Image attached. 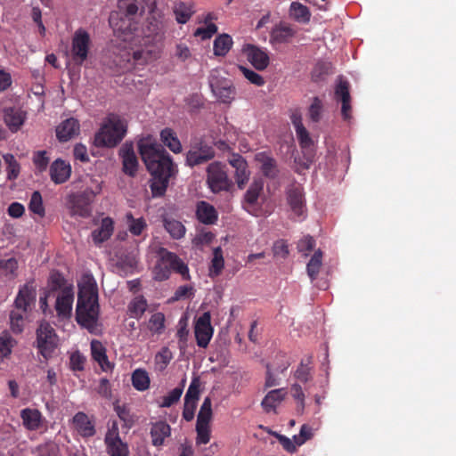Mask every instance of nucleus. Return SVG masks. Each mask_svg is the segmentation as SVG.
I'll return each instance as SVG.
<instances>
[{
  "instance_id": "f257e3e1",
  "label": "nucleus",
  "mask_w": 456,
  "mask_h": 456,
  "mask_svg": "<svg viewBox=\"0 0 456 456\" xmlns=\"http://www.w3.org/2000/svg\"><path fill=\"white\" fill-rule=\"evenodd\" d=\"M139 152L152 175L151 189L154 197L164 195L169 178L176 172V167L170 156L151 136L142 138L138 142Z\"/></svg>"
},
{
  "instance_id": "f03ea898",
  "label": "nucleus",
  "mask_w": 456,
  "mask_h": 456,
  "mask_svg": "<svg viewBox=\"0 0 456 456\" xmlns=\"http://www.w3.org/2000/svg\"><path fill=\"white\" fill-rule=\"evenodd\" d=\"M163 24L159 13L152 12L147 20V31L144 37H142L137 30L133 31V36H138V41L127 40L129 49L132 53L133 61L136 64H145L159 57V46L161 41Z\"/></svg>"
},
{
  "instance_id": "7ed1b4c3",
  "label": "nucleus",
  "mask_w": 456,
  "mask_h": 456,
  "mask_svg": "<svg viewBox=\"0 0 456 456\" xmlns=\"http://www.w3.org/2000/svg\"><path fill=\"white\" fill-rule=\"evenodd\" d=\"M78 296L76 307V320L91 333L97 330L99 305L98 289L92 274H84L77 283Z\"/></svg>"
},
{
  "instance_id": "20e7f679",
  "label": "nucleus",
  "mask_w": 456,
  "mask_h": 456,
  "mask_svg": "<svg viewBox=\"0 0 456 456\" xmlns=\"http://www.w3.org/2000/svg\"><path fill=\"white\" fill-rule=\"evenodd\" d=\"M36 297V288L31 283H27L20 289L14 300V307L10 313V327L12 332L23 331L28 312L35 305Z\"/></svg>"
},
{
  "instance_id": "39448f33",
  "label": "nucleus",
  "mask_w": 456,
  "mask_h": 456,
  "mask_svg": "<svg viewBox=\"0 0 456 456\" xmlns=\"http://www.w3.org/2000/svg\"><path fill=\"white\" fill-rule=\"evenodd\" d=\"M127 130L126 120L116 114L108 115L95 134L94 144L96 147L113 148L125 137Z\"/></svg>"
},
{
  "instance_id": "423d86ee",
  "label": "nucleus",
  "mask_w": 456,
  "mask_h": 456,
  "mask_svg": "<svg viewBox=\"0 0 456 456\" xmlns=\"http://www.w3.org/2000/svg\"><path fill=\"white\" fill-rule=\"evenodd\" d=\"M158 262L153 268V277L157 281L169 278L171 272L179 273L183 280H190L188 265L175 254L160 248L158 251Z\"/></svg>"
},
{
  "instance_id": "0eeeda50",
  "label": "nucleus",
  "mask_w": 456,
  "mask_h": 456,
  "mask_svg": "<svg viewBox=\"0 0 456 456\" xmlns=\"http://www.w3.org/2000/svg\"><path fill=\"white\" fill-rule=\"evenodd\" d=\"M138 11V7L134 4H130L126 7V13L119 14L112 12L110 15V25L113 28L114 34L122 42L126 43L127 40L138 41V36H133V31L136 30L132 28V18Z\"/></svg>"
},
{
  "instance_id": "6e6552de",
  "label": "nucleus",
  "mask_w": 456,
  "mask_h": 456,
  "mask_svg": "<svg viewBox=\"0 0 456 456\" xmlns=\"http://www.w3.org/2000/svg\"><path fill=\"white\" fill-rule=\"evenodd\" d=\"M206 172V183L213 193L229 191L232 189L233 183L227 174L226 166L222 162L210 163L207 167Z\"/></svg>"
},
{
  "instance_id": "1a4fd4ad",
  "label": "nucleus",
  "mask_w": 456,
  "mask_h": 456,
  "mask_svg": "<svg viewBox=\"0 0 456 456\" xmlns=\"http://www.w3.org/2000/svg\"><path fill=\"white\" fill-rule=\"evenodd\" d=\"M209 86L214 95L223 103H231L235 97L232 82L222 75L219 69H214L209 76Z\"/></svg>"
},
{
  "instance_id": "9d476101",
  "label": "nucleus",
  "mask_w": 456,
  "mask_h": 456,
  "mask_svg": "<svg viewBox=\"0 0 456 456\" xmlns=\"http://www.w3.org/2000/svg\"><path fill=\"white\" fill-rule=\"evenodd\" d=\"M37 344L40 354L48 359L58 345L54 329L47 322H42L37 330Z\"/></svg>"
},
{
  "instance_id": "9b49d317",
  "label": "nucleus",
  "mask_w": 456,
  "mask_h": 456,
  "mask_svg": "<svg viewBox=\"0 0 456 456\" xmlns=\"http://www.w3.org/2000/svg\"><path fill=\"white\" fill-rule=\"evenodd\" d=\"M90 45V36L86 30L80 28L74 33L70 53L76 64L82 65L86 61L88 57Z\"/></svg>"
},
{
  "instance_id": "f8f14e48",
  "label": "nucleus",
  "mask_w": 456,
  "mask_h": 456,
  "mask_svg": "<svg viewBox=\"0 0 456 456\" xmlns=\"http://www.w3.org/2000/svg\"><path fill=\"white\" fill-rule=\"evenodd\" d=\"M101 186L97 185L96 191L86 190L83 192L73 193L69 196L68 207L73 216H86L88 215V205L92 199L99 193Z\"/></svg>"
},
{
  "instance_id": "ddd939ff",
  "label": "nucleus",
  "mask_w": 456,
  "mask_h": 456,
  "mask_svg": "<svg viewBox=\"0 0 456 456\" xmlns=\"http://www.w3.org/2000/svg\"><path fill=\"white\" fill-rule=\"evenodd\" d=\"M104 441L107 452L110 456H128V448L119 436L117 421H112L109 425Z\"/></svg>"
},
{
  "instance_id": "4468645a",
  "label": "nucleus",
  "mask_w": 456,
  "mask_h": 456,
  "mask_svg": "<svg viewBox=\"0 0 456 456\" xmlns=\"http://www.w3.org/2000/svg\"><path fill=\"white\" fill-rule=\"evenodd\" d=\"M264 194V181L260 177H255L247 189L242 206L248 213L254 214L259 208V200Z\"/></svg>"
},
{
  "instance_id": "2eb2a0df",
  "label": "nucleus",
  "mask_w": 456,
  "mask_h": 456,
  "mask_svg": "<svg viewBox=\"0 0 456 456\" xmlns=\"http://www.w3.org/2000/svg\"><path fill=\"white\" fill-rule=\"evenodd\" d=\"M215 157V150L203 142L194 143L186 155V163L190 167L201 165Z\"/></svg>"
},
{
  "instance_id": "dca6fc26",
  "label": "nucleus",
  "mask_w": 456,
  "mask_h": 456,
  "mask_svg": "<svg viewBox=\"0 0 456 456\" xmlns=\"http://www.w3.org/2000/svg\"><path fill=\"white\" fill-rule=\"evenodd\" d=\"M194 333L197 345L203 348L207 347L214 333L209 312L204 313L197 319L194 326Z\"/></svg>"
},
{
  "instance_id": "f3484780",
  "label": "nucleus",
  "mask_w": 456,
  "mask_h": 456,
  "mask_svg": "<svg viewBox=\"0 0 456 456\" xmlns=\"http://www.w3.org/2000/svg\"><path fill=\"white\" fill-rule=\"evenodd\" d=\"M73 302V287L68 286L61 289L57 296L55 302V310L59 318L68 319L71 316Z\"/></svg>"
},
{
  "instance_id": "a211bd4d",
  "label": "nucleus",
  "mask_w": 456,
  "mask_h": 456,
  "mask_svg": "<svg viewBox=\"0 0 456 456\" xmlns=\"http://www.w3.org/2000/svg\"><path fill=\"white\" fill-rule=\"evenodd\" d=\"M242 53L250 62V64L257 70L265 69L269 63L270 58L266 51L253 45H245L242 47Z\"/></svg>"
},
{
  "instance_id": "6ab92c4d",
  "label": "nucleus",
  "mask_w": 456,
  "mask_h": 456,
  "mask_svg": "<svg viewBox=\"0 0 456 456\" xmlns=\"http://www.w3.org/2000/svg\"><path fill=\"white\" fill-rule=\"evenodd\" d=\"M119 157L122 159V170L129 175L134 176L138 168V160L133 145L126 142L119 150Z\"/></svg>"
},
{
  "instance_id": "aec40b11",
  "label": "nucleus",
  "mask_w": 456,
  "mask_h": 456,
  "mask_svg": "<svg viewBox=\"0 0 456 456\" xmlns=\"http://www.w3.org/2000/svg\"><path fill=\"white\" fill-rule=\"evenodd\" d=\"M229 164L235 169L234 177L238 188L243 189L250 176L247 161L240 155L233 154L229 159Z\"/></svg>"
},
{
  "instance_id": "412c9836",
  "label": "nucleus",
  "mask_w": 456,
  "mask_h": 456,
  "mask_svg": "<svg viewBox=\"0 0 456 456\" xmlns=\"http://www.w3.org/2000/svg\"><path fill=\"white\" fill-rule=\"evenodd\" d=\"M3 113L5 125L13 133L20 129L27 118L26 112L19 107H6Z\"/></svg>"
},
{
  "instance_id": "4be33fe9",
  "label": "nucleus",
  "mask_w": 456,
  "mask_h": 456,
  "mask_svg": "<svg viewBox=\"0 0 456 456\" xmlns=\"http://www.w3.org/2000/svg\"><path fill=\"white\" fill-rule=\"evenodd\" d=\"M287 396L286 388H277L269 391L261 402V406L266 413H276L277 408Z\"/></svg>"
},
{
  "instance_id": "5701e85b",
  "label": "nucleus",
  "mask_w": 456,
  "mask_h": 456,
  "mask_svg": "<svg viewBox=\"0 0 456 456\" xmlns=\"http://www.w3.org/2000/svg\"><path fill=\"white\" fill-rule=\"evenodd\" d=\"M80 124L77 119L69 118L63 120L56 128L57 138L61 142H67L78 135Z\"/></svg>"
},
{
  "instance_id": "b1692460",
  "label": "nucleus",
  "mask_w": 456,
  "mask_h": 456,
  "mask_svg": "<svg viewBox=\"0 0 456 456\" xmlns=\"http://www.w3.org/2000/svg\"><path fill=\"white\" fill-rule=\"evenodd\" d=\"M287 198L292 212L298 217L304 216L305 205L303 189L298 185L291 187Z\"/></svg>"
},
{
  "instance_id": "393cba45",
  "label": "nucleus",
  "mask_w": 456,
  "mask_h": 456,
  "mask_svg": "<svg viewBox=\"0 0 456 456\" xmlns=\"http://www.w3.org/2000/svg\"><path fill=\"white\" fill-rule=\"evenodd\" d=\"M71 174V167L69 163L62 159H56L51 165L50 175L55 183H62L66 182Z\"/></svg>"
},
{
  "instance_id": "a878e982",
  "label": "nucleus",
  "mask_w": 456,
  "mask_h": 456,
  "mask_svg": "<svg viewBox=\"0 0 456 456\" xmlns=\"http://www.w3.org/2000/svg\"><path fill=\"white\" fill-rule=\"evenodd\" d=\"M20 418L24 427L30 431L37 430L42 427L43 416L37 409L26 408L20 411Z\"/></svg>"
},
{
  "instance_id": "bb28decb",
  "label": "nucleus",
  "mask_w": 456,
  "mask_h": 456,
  "mask_svg": "<svg viewBox=\"0 0 456 456\" xmlns=\"http://www.w3.org/2000/svg\"><path fill=\"white\" fill-rule=\"evenodd\" d=\"M73 425L77 433L84 437L93 436L95 434L94 424L82 411L77 412L73 417Z\"/></svg>"
},
{
  "instance_id": "cd10ccee",
  "label": "nucleus",
  "mask_w": 456,
  "mask_h": 456,
  "mask_svg": "<svg viewBox=\"0 0 456 456\" xmlns=\"http://www.w3.org/2000/svg\"><path fill=\"white\" fill-rule=\"evenodd\" d=\"M296 35V30L289 25L279 24L275 26L270 35L272 44L289 43Z\"/></svg>"
},
{
  "instance_id": "c85d7f7f",
  "label": "nucleus",
  "mask_w": 456,
  "mask_h": 456,
  "mask_svg": "<svg viewBox=\"0 0 456 456\" xmlns=\"http://www.w3.org/2000/svg\"><path fill=\"white\" fill-rule=\"evenodd\" d=\"M335 94L337 99L341 100L342 102V115L345 119L349 118L350 117V94H349V89H348V83L342 78H339Z\"/></svg>"
},
{
  "instance_id": "c756f323",
  "label": "nucleus",
  "mask_w": 456,
  "mask_h": 456,
  "mask_svg": "<svg viewBox=\"0 0 456 456\" xmlns=\"http://www.w3.org/2000/svg\"><path fill=\"white\" fill-rule=\"evenodd\" d=\"M289 16L298 23L306 24L310 21L311 12L306 5L294 1L289 5Z\"/></svg>"
},
{
  "instance_id": "7c9ffc66",
  "label": "nucleus",
  "mask_w": 456,
  "mask_h": 456,
  "mask_svg": "<svg viewBox=\"0 0 456 456\" xmlns=\"http://www.w3.org/2000/svg\"><path fill=\"white\" fill-rule=\"evenodd\" d=\"M170 435V426L164 421L154 423L151 428V442L154 446L163 445L165 439Z\"/></svg>"
},
{
  "instance_id": "2f4dec72",
  "label": "nucleus",
  "mask_w": 456,
  "mask_h": 456,
  "mask_svg": "<svg viewBox=\"0 0 456 456\" xmlns=\"http://www.w3.org/2000/svg\"><path fill=\"white\" fill-rule=\"evenodd\" d=\"M196 215L199 221L206 224H213L217 220L216 208L206 201L198 203Z\"/></svg>"
},
{
  "instance_id": "473e14b6",
  "label": "nucleus",
  "mask_w": 456,
  "mask_h": 456,
  "mask_svg": "<svg viewBox=\"0 0 456 456\" xmlns=\"http://www.w3.org/2000/svg\"><path fill=\"white\" fill-rule=\"evenodd\" d=\"M255 159L259 165V168L266 177L273 178L276 176L278 169L273 158L265 152H259L256 154Z\"/></svg>"
},
{
  "instance_id": "72a5a7b5",
  "label": "nucleus",
  "mask_w": 456,
  "mask_h": 456,
  "mask_svg": "<svg viewBox=\"0 0 456 456\" xmlns=\"http://www.w3.org/2000/svg\"><path fill=\"white\" fill-rule=\"evenodd\" d=\"M91 353L93 359L99 363L103 370L110 369V362L106 354V349L103 345L98 340L91 342Z\"/></svg>"
},
{
  "instance_id": "f704fd0d",
  "label": "nucleus",
  "mask_w": 456,
  "mask_h": 456,
  "mask_svg": "<svg viewBox=\"0 0 456 456\" xmlns=\"http://www.w3.org/2000/svg\"><path fill=\"white\" fill-rule=\"evenodd\" d=\"M113 232V221L110 217L102 220L99 228L92 232L93 240L95 243H102L108 240Z\"/></svg>"
},
{
  "instance_id": "c9c22d12",
  "label": "nucleus",
  "mask_w": 456,
  "mask_h": 456,
  "mask_svg": "<svg viewBox=\"0 0 456 456\" xmlns=\"http://www.w3.org/2000/svg\"><path fill=\"white\" fill-rule=\"evenodd\" d=\"M313 357L312 355H307L304 359L301 360L298 367L295 370L294 377L298 381L306 383L310 381L313 378V367H312Z\"/></svg>"
},
{
  "instance_id": "e433bc0d",
  "label": "nucleus",
  "mask_w": 456,
  "mask_h": 456,
  "mask_svg": "<svg viewBox=\"0 0 456 456\" xmlns=\"http://www.w3.org/2000/svg\"><path fill=\"white\" fill-rule=\"evenodd\" d=\"M16 345V339L7 330L2 331L0 333V361L7 359Z\"/></svg>"
},
{
  "instance_id": "4c0bfd02",
  "label": "nucleus",
  "mask_w": 456,
  "mask_h": 456,
  "mask_svg": "<svg viewBox=\"0 0 456 456\" xmlns=\"http://www.w3.org/2000/svg\"><path fill=\"white\" fill-rule=\"evenodd\" d=\"M148 304L142 296L134 297L127 306V312L130 317L140 319L147 310Z\"/></svg>"
},
{
  "instance_id": "58836bf2",
  "label": "nucleus",
  "mask_w": 456,
  "mask_h": 456,
  "mask_svg": "<svg viewBox=\"0 0 456 456\" xmlns=\"http://www.w3.org/2000/svg\"><path fill=\"white\" fill-rule=\"evenodd\" d=\"M161 142L174 153L182 151V144L175 133L170 128H165L160 133Z\"/></svg>"
},
{
  "instance_id": "ea45409f",
  "label": "nucleus",
  "mask_w": 456,
  "mask_h": 456,
  "mask_svg": "<svg viewBox=\"0 0 456 456\" xmlns=\"http://www.w3.org/2000/svg\"><path fill=\"white\" fill-rule=\"evenodd\" d=\"M224 267V259L221 247L213 249V257L210 262L208 274L210 277L218 276Z\"/></svg>"
},
{
  "instance_id": "a19ab883",
  "label": "nucleus",
  "mask_w": 456,
  "mask_h": 456,
  "mask_svg": "<svg viewBox=\"0 0 456 456\" xmlns=\"http://www.w3.org/2000/svg\"><path fill=\"white\" fill-rule=\"evenodd\" d=\"M133 387L138 391H145L150 387L151 379L148 372L143 369H136L132 373Z\"/></svg>"
},
{
  "instance_id": "79ce46f5",
  "label": "nucleus",
  "mask_w": 456,
  "mask_h": 456,
  "mask_svg": "<svg viewBox=\"0 0 456 456\" xmlns=\"http://www.w3.org/2000/svg\"><path fill=\"white\" fill-rule=\"evenodd\" d=\"M126 222L128 231L134 236L141 235L147 227L143 217L134 218L132 213L126 214Z\"/></svg>"
},
{
  "instance_id": "37998d69",
  "label": "nucleus",
  "mask_w": 456,
  "mask_h": 456,
  "mask_svg": "<svg viewBox=\"0 0 456 456\" xmlns=\"http://www.w3.org/2000/svg\"><path fill=\"white\" fill-rule=\"evenodd\" d=\"M232 45V37L227 34H223L214 41V53L217 56H224L231 49Z\"/></svg>"
},
{
  "instance_id": "c03bdc74",
  "label": "nucleus",
  "mask_w": 456,
  "mask_h": 456,
  "mask_svg": "<svg viewBox=\"0 0 456 456\" xmlns=\"http://www.w3.org/2000/svg\"><path fill=\"white\" fill-rule=\"evenodd\" d=\"M164 226H165V229L167 230V232L174 239H181L185 234L184 225L177 220L165 218Z\"/></svg>"
},
{
  "instance_id": "a18cd8bd",
  "label": "nucleus",
  "mask_w": 456,
  "mask_h": 456,
  "mask_svg": "<svg viewBox=\"0 0 456 456\" xmlns=\"http://www.w3.org/2000/svg\"><path fill=\"white\" fill-rule=\"evenodd\" d=\"M148 329L152 334H161L165 330V315L162 313L153 314L148 322Z\"/></svg>"
},
{
  "instance_id": "49530a36",
  "label": "nucleus",
  "mask_w": 456,
  "mask_h": 456,
  "mask_svg": "<svg viewBox=\"0 0 456 456\" xmlns=\"http://www.w3.org/2000/svg\"><path fill=\"white\" fill-rule=\"evenodd\" d=\"M173 358V354L167 347H163L155 355V367L159 371H163Z\"/></svg>"
},
{
  "instance_id": "de8ad7c7",
  "label": "nucleus",
  "mask_w": 456,
  "mask_h": 456,
  "mask_svg": "<svg viewBox=\"0 0 456 456\" xmlns=\"http://www.w3.org/2000/svg\"><path fill=\"white\" fill-rule=\"evenodd\" d=\"M211 400L209 397H206L200 407V412L197 417V424L209 425V421L212 417V407Z\"/></svg>"
},
{
  "instance_id": "09e8293b",
  "label": "nucleus",
  "mask_w": 456,
  "mask_h": 456,
  "mask_svg": "<svg viewBox=\"0 0 456 456\" xmlns=\"http://www.w3.org/2000/svg\"><path fill=\"white\" fill-rule=\"evenodd\" d=\"M322 253L321 250H317L312 258L310 259L309 263L307 264V273L312 281H314L322 266Z\"/></svg>"
},
{
  "instance_id": "8fccbe9b",
  "label": "nucleus",
  "mask_w": 456,
  "mask_h": 456,
  "mask_svg": "<svg viewBox=\"0 0 456 456\" xmlns=\"http://www.w3.org/2000/svg\"><path fill=\"white\" fill-rule=\"evenodd\" d=\"M28 208L34 214L40 216L45 215V208L43 206L42 196L38 191H34L31 195Z\"/></svg>"
},
{
  "instance_id": "3c124183",
  "label": "nucleus",
  "mask_w": 456,
  "mask_h": 456,
  "mask_svg": "<svg viewBox=\"0 0 456 456\" xmlns=\"http://www.w3.org/2000/svg\"><path fill=\"white\" fill-rule=\"evenodd\" d=\"M183 394V387H175L171 390L167 395L162 397V400L159 402V405L160 407H170L174 403H177Z\"/></svg>"
},
{
  "instance_id": "603ef678",
  "label": "nucleus",
  "mask_w": 456,
  "mask_h": 456,
  "mask_svg": "<svg viewBox=\"0 0 456 456\" xmlns=\"http://www.w3.org/2000/svg\"><path fill=\"white\" fill-rule=\"evenodd\" d=\"M322 102L318 97H314L308 109V117L311 121L318 122L322 118Z\"/></svg>"
},
{
  "instance_id": "864d4df0",
  "label": "nucleus",
  "mask_w": 456,
  "mask_h": 456,
  "mask_svg": "<svg viewBox=\"0 0 456 456\" xmlns=\"http://www.w3.org/2000/svg\"><path fill=\"white\" fill-rule=\"evenodd\" d=\"M239 69L241 71L245 78H247L251 84L256 86H262L265 85V81L264 77L256 71L244 66H239Z\"/></svg>"
},
{
  "instance_id": "5fc2aeb1",
  "label": "nucleus",
  "mask_w": 456,
  "mask_h": 456,
  "mask_svg": "<svg viewBox=\"0 0 456 456\" xmlns=\"http://www.w3.org/2000/svg\"><path fill=\"white\" fill-rule=\"evenodd\" d=\"M214 234L209 231H200L192 240V244L198 248H203L210 244L214 239Z\"/></svg>"
},
{
  "instance_id": "6e6d98bb",
  "label": "nucleus",
  "mask_w": 456,
  "mask_h": 456,
  "mask_svg": "<svg viewBox=\"0 0 456 456\" xmlns=\"http://www.w3.org/2000/svg\"><path fill=\"white\" fill-rule=\"evenodd\" d=\"M291 395L292 397L297 401V409L298 411H303L304 409H305V393L303 391V388L302 387L297 384V383H294L292 386H291Z\"/></svg>"
},
{
  "instance_id": "4d7b16f0",
  "label": "nucleus",
  "mask_w": 456,
  "mask_h": 456,
  "mask_svg": "<svg viewBox=\"0 0 456 456\" xmlns=\"http://www.w3.org/2000/svg\"><path fill=\"white\" fill-rule=\"evenodd\" d=\"M86 357L78 351H75L70 354L69 366L72 370H84Z\"/></svg>"
},
{
  "instance_id": "13d9d810",
  "label": "nucleus",
  "mask_w": 456,
  "mask_h": 456,
  "mask_svg": "<svg viewBox=\"0 0 456 456\" xmlns=\"http://www.w3.org/2000/svg\"><path fill=\"white\" fill-rule=\"evenodd\" d=\"M200 395V383L198 379H193L185 394L184 401L197 403Z\"/></svg>"
},
{
  "instance_id": "bf43d9fd",
  "label": "nucleus",
  "mask_w": 456,
  "mask_h": 456,
  "mask_svg": "<svg viewBox=\"0 0 456 456\" xmlns=\"http://www.w3.org/2000/svg\"><path fill=\"white\" fill-rule=\"evenodd\" d=\"M197 444H206L210 440L209 425L196 424Z\"/></svg>"
},
{
  "instance_id": "052dcab7",
  "label": "nucleus",
  "mask_w": 456,
  "mask_h": 456,
  "mask_svg": "<svg viewBox=\"0 0 456 456\" xmlns=\"http://www.w3.org/2000/svg\"><path fill=\"white\" fill-rule=\"evenodd\" d=\"M18 269V262L14 257L0 260V270L5 274L14 275Z\"/></svg>"
},
{
  "instance_id": "680f3d73",
  "label": "nucleus",
  "mask_w": 456,
  "mask_h": 456,
  "mask_svg": "<svg viewBox=\"0 0 456 456\" xmlns=\"http://www.w3.org/2000/svg\"><path fill=\"white\" fill-rule=\"evenodd\" d=\"M175 12L176 15L177 22L182 24L186 23L192 14L191 10L190 8H187L183 4H179L178 6H176Z\"/></svg>"
},
{
  "instance_id": "e2e57ef3",
  "label": "nucleus",
  "mask_w": 456,
  "mask_h": 456,
  "mask_svg": "<svg viewBox=\"0 0 456 456\" xmlns=\"http://www.w3.org/2000/svg\"><path fill=\"white\" fill-rule=\"evenodd\" d=\"M273 252L275 257L285 258L289 255L288 244L283 240H279L273 246Z\"/></svg>"
},
{
  "instance_id": "0e129e2a",
  "label": "nucleus",
  "mask_w": 456,
  "mask_h": 456,
  "mask_svg": "<svg viewBox=\"0 0 456 456\" xmlns=\"http://www.w3.org/2000/svg\"><path fill=\"white\" fill-rule=\"evenodd\" d=\"M273 435L278 439L284 450L288 452L293 453L297 451L296 444L293 443L291 438L275 432L273 433Z\"/></svg>"
},
{
  "instance_id": "69168bd1",
  "label": "nucleus",
  "mask_w": 456,
  "mask_h": 456,
  "mask_svg": "<svg viewBox=\"0 0 456 456\" xmlns=\"http://www.w3.org/2000/svg\"><path fill=\"white\" fill-rule=\"evenodd\" d=\"M217 31V27L209 23L205 28H199L195 31V36L200 37L202 39L210 38Z\"/></svg>"
},
{
  "instance_id": "338daca9",
  "label": "nucleus",
  "mask_w": 456,
  "mask_h": 456,
  "mask_svg": "<svg viewBox=\"0 0 456 456\" xmlns=\"http://www.w3.org/2000/svg\"><path fill=\"white\" fill-rule=\"evenodd\" d=\"M281 384V378L276 375L274 371H273L269 367H267L265 381V388H269L273 387H277Z\"/></svg>"
},
{
  "instance_id": "774afa93",
  "label": "nucleus",
  "mask_w": 456,
  "mask_h": 456,
  "mask_svg": "<svg viewBox=\"0 0 456 456\" xmlns=\"http://www.w3.org/2000/svg\"><path fill=\"white\" fill-rule=\"evenodd\" d=\"M74 157L82 162L89 161V156L87 154V148L82 143H77L74 146Z\"/></svg>"
}]
</instances>
